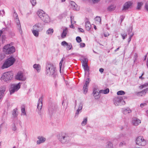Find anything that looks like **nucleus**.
Segmentation results:
<instances>
[{
	"instance_id": "f257e3e1",
	"label": "nucleus",
	"mask_w": 148,
	"mask_h": 148,
	"mask_svg": "<svg viewBox=\"0 0 148 148\" xmlns=\"http://www.w3.org/2000/svg\"><path fill=\"white\" fill-rule=\"evenodd\" d=\"M45 73L47 75L51 76L54 79H57L58 77L56 67L52 64L48 63L47 64Z\"/></svg>"
},
{
	"instance_id": "f03ea898",
	"label": "nucleus",
	"mask_w": 148,
	"mask_h": 148,
	"mask_svg": "<svg viewBox=\"0 0 148 148\" xmlns=\"http://www.w3.org/2000/svg\"><path fill=\"white\" fill-rule=\"evenodd\" d=\"M43 28V24L41 22H38L33 26V28L32 29V32L35 36L38 37L39 32L42 31Z\"/></svg>"
},
{
	"instance_id": "7ed1b4c3",
	"label": "nucleus",
	"mask_w": 148,
	"mask_h": 148,
	"mask_svg": "<svg viewBox=\"0 0 148 148\" xmlns=\"http://www.w3.org/2000/svg\"><path fill=\"white\" fill-rule=\"evenodd\" d=\"M37 14L44 22L48 23L50 22V19L49 16L42 10H38L37 12Z\"/></svg>"
},
{
	"instance_id": "20e7f679",
	"label": "nucleus",
	"mask_w": 148,
	"mask_h": 148,
	"mask_svg": "<svg viewBox=\"0 0 148 148\" xmlns=\"http://www.w3.org/2000/svg\"><path fill=\"white\" fill-rule=\"evenodd\" d=\"M58 139L62 144H66L69 142L70 137L65 133H61L59 134Z\"/></svg>"
},
{
	"instance_id": "39448f33",
	"label": "nucleus",
	"mask_w": 148,
	"mask_h": 148,
	"mask_svg": "<svg viewBox=\"0 0 148 148\" xmlns=\"http://www.w3.org/2000/svg\"><path fill=\"white\" fill-rule=\"evenodd\" d=\"M15 60L14 58L11 56L5 61L1 66V68L3 69L9 67L14 64Z\"/></svg>"
},
{
	"instance_id": "423d86ee",
	"label": "nucleus",
	"mask_w": 148,
	"mask_h": 148,
	"mask_svg": "<svg viewBox=\"0 0 148 148\" xmlns=\"http://www.w3.org/2000/svg\"><path fill=\"white\" fill-rule=\"evenodd\" d=\"M13 76V73L12 72L10 71L6 72L3 73L1 77V79L8 82L9 81L12 79Z\"/></svg>"
},
{
	"instance_id": "0eeeda50",
	"label": "nucleus",
	"mask_w": 148,
	"mask_h": 148,
	"mask_svg": "<svg viewBox=\"0 0 148 148\" xmlns=\"http://www.w3.org/2000/svg\"><path fill=\"white\" fill-rule=\"evenodd\" d=\"M3 51L5 52L6 54H10L15 52V49L14 46H12L10 44H9L4 47Z\"/></svg>"
},
{
	"instance_id": "6e6552de",
	"label": "nucleus",
	"mask_w": 148,
	"mask_h": 148,
	"mask_svg": "<svg viewBox=\"0 0 148 148\" xmlns=\"http://www.w3.org/2000/svg\"><path fill=\"white\" fill-rule=\"evenodd\" d=\"M21 83L19 82L17 84H13L11 85L9 91L11 94L14 93L20 88Z\"/></svg>"
},
{
	"instance_id": "1a4fd4ad",
	"label": "nucleus",
	"mask_w": 148,
	"mask_h": 148,
	"mask_svg": "<svg viewBox=\"0 0 148 148\" xmlns=\"http://www.w3.org/2000/svg\"><path fill=\"white\" fill-rule=\"evenodd\" d=\"M114 104L116 106H121L125 104V101L121 97H115L114 99Z\"/></svg>"
},
{
	"instance_id": "9d476101",
	"label": "nucleus",
	"mask_w": 148,
	"mask_h": 148,
	"mask_svg": "<svg viewBox=\"0 0 148 148\" xmlns=\"http://www.w3.org/2000/svg\"><path fill=\"white\" fill-rule=\"evenodd\" d=\"M136 143L137 145L140 146H144L146 144V140L142 136H140L137 138L136 140Z\"/></svg>"
},
{
	"instance_id": "9b49d317",
	"label": "nucleus",
	"mask_w": 148,
	"mask_h": 148,
	"mask_svg": "<svg viewBox=\"0 0 148 148\" xmlns=\"http://www.w3.org/2000/svg\"><path fill=\"white\" fill-rule=\"evenodd\" d=\"M99 90L97 87H95L93 89V95L95 98L98 99L100 98V95L99 94Z\"/></svg>"
},
{
	"instance_id": "f8f14e48",
	"label": "nucleus",
	"mask_w": 148,
	"mask_h": 148,
	"mask_svg": "<svg viewBox=\"0 0 148 148\" xmlns=\"http://www.w3.org/2000/svg\"><path fill=\"white\" fill-rule=\"evenodd\" d=\"M16 79L19 80L24 81L26 78L23 73L21 72H18L16 76Z\"/></svg>"
},
{
	"instance_id": "ddd939ff",
	"label": "nucleus",
	"mask_w": 148,
	"mask_h": 148,
	"mask_svg": "<svg viewBox=\"0 0 148 148\" xmlns=\"http://www.w3.org/2000/svg\"><path fill=\"white\" fill-rule=\"evenodd\" d=\"M132 3L131 1H128L125 3L123 5L122 10L125 11L127 10L132 6Z\"/></svg>"
},
{
	"instance_id": "4468645a",
	"label": "nucleus",
	"mask_w": 148,
	"mask_h": 148,
	"mask_svg": "<svg viewBox=\"0 0 148 148\" xmlns=\"http://www.w3.org/2000/svg\"><path fill=\"white\" fill-rule=\"evenodd\" d=\"M126 139L127 137L125 134H121L117 136L116 139H115L113 141H114L115 140H116L117 143H118V140H125Z\"/></svg>"
},
{
	"instance_id": "2eb2a0df",
	"label": "nucleus",
	"mask_w": 148,
	"mask_h": 148,
	"mask_svg": "<svg viewBox=\"0 0 148 148\" xmlns=\"http://www.w3.org/2000/svg\"><path fill=\"white\" fill-rule=\"evenodd\" d=\"M90 81L89 78H87L86 81V82L85 84L84 85L83 87V89L84 90V93L86 94L88 91V86L89 85V83Z\"/></svg>"
},
{
	"instance_id": "dca6fc26",
	"label": "nucleus",
	"mask_w": 148,
	"mask_h": 148,
	"mask_svg": "<svg viewBox=\"0 0 148 148\" xmlns=\"http://www.w3.org/2000/svg\"><path fill=\"white\" fill-rule=\"evenodd\" d=\"M62 45L64 46H66V49L67 50H69L71 49L72 47V46L71 43H68L65 41H62L61 43Z\"/></svg>"
},
{
	"instance_id": "f3484780",
	"label": "nucleus",
	"mask_w": 148,
	"mask_h": 148,
	"mask_svg": "<svg viewBox=\"0 0 148 148\" xmlns=\"http://www.w3.org/2000/svg\"><path fill=\"white\" fill-rule=\"evenodd\" d=\"M43 98V96H42L39 99L37 106V107L38 109L39 110H40L42 108V101Z\"/></svg>"
},
{
	"instance_id": "a211bd4d",
	"label": "nucleus",
	"mask_w": 148,
	"mask_h": 148,
	"mask_svg": "<svg viewBox=\"0 0 148 148\" xmlns=\"http://www.w3.org/2000/svg\"><path fill=\"white\" fill-rule=\"evenodd\" d=\"M70 4L71 5V8L73 10H78L79 8H78L77 5L74 1H71L70 2Z\"/></svg>"
},
{
	"instance_id": "6ab92c4d",
	"label": "nucleus",
	"mask_w": 148,
	"mask_h": 148,
	"mask_svg": "<svg viewBox=\"0 0 148 148\" xmlns=\"http://www.w3.org/2000/svg\"><path fill=\"white\" fill-rule=\"evenodd\" d=\"M38 140L37 141V144L38 145H39L41 143H42L46 140V138L42 136H39L38 137Z\"/></svg>"
},
{
	"instance_id": "aec40b11",
	"label": "nucleus",
	"mask_w": 148,
	"mask_h": 148,
	"mask_svg": "<svg viewBox=\"0 0 148 148\" xmlns=\"http://www.w3.org/2000/svg\"><path fill=\"white\" fill-rule=\"evenodd\" d=\"M141 123V121L136 118H134L132 120V123L135 126H137Z\"/></svg>"
},
{
	"instance_id": "412c9836",
	"label": "nucleus",
	"mask_w": 148,
	"mask_h": 148,
	"mask_svg": "<svg viewBox=\"0 0 148 148\" xmlns=\"http://www.w3.org/2000/svg\"><path fill=\"white\" fill-rule=\"evenodd\" d=\"M5 91V87L4 86H2L1 88V90H0V100L3 97Z\"/></svg>"
},
{
	"instance_id": "4be33fe9",
	"label": "nucleus",
	"mask_w": 148,
	"mask_h": 148,
	"mask_svg": "<svg viewBox=\"0 0 148 148\" xmlns=\"http://www.w3.org/2000/svg\"><path fill=\"white\" fill-rule=\"evenodd\" d=\"M83 105L82 103H80L79 104V108L78 109L76 110L75 115V117L76 116H77L79 114V112H81L82 111V109Z\"/></svg>"
},
{
	"instance_id": "5701e85b",
	"label": "nucleus",
	"mask_w": 148,
	"mask_h": 148,
	"mask_svg": "<svg viewBox=\"0 0 148 148\" xmlns=\"http://www.w3.org/2000/svg\"><path fill=\"white\" fill-rule=\"evenodd\" d=\"M85 27L86 29L88 31L89 30L91 27L90 23L88 21L87 19L85 20Z\"/></svg>"
},
{
	"instance_id": "b1692460",
	"label": "nucleus",
	"mask_w": 148,
	"mask_h": 148,
	"mask_svg": "<svg viewBox=\"0 0 148 148\" xmlns=\"http://www.w3.org/2000/svg\"><path fill=\"white\" fill-rule=\"evenodd\" d=\"M122 111L123 113L125 114L130 113L132 112V110L129 108H126L123 109Z\"/></svg>"
},
{
	"instance_id": "393cba45",
	"label": "nucleus",
	"mask_w": 148,
	"mask_h": 148,
	"mask_svg": "<svg viewBox=\"0 0 148 148\" xmlns=\"http://www.w3.org/2000/svg\"><path fill=\"white\" fill-rule=\"evenodd\" d=\"M68 32V30L67 28H66L65 29H64L61 35V37L62 38H65Z\"/></svg>"
},
{
	"instance_id": "a878e982",
	"label": "nucleus",
	"mask_w": 148,
	"mask_h": 148,
	"mask_svg": "<svg viewBox=\"0 0 148 148\" xmlns=\"http://www.w3.org/2000/svg\"><path fill=\"white\" fill-rule=\"evenodd\" d=\"M83 66L84 70L85 72H89V68L86 63H84L83 65Z\"/></svg>"
},
{
	"instance_id": "bb28decb",
	"label": "nucleus",
	"mask_w": 148,
	"mask_h": 148,
	"mask_svg": "<svg viewBox=\"0 0 148 148\" xmlns=\"http://www.w3.org/2000/svg\"><path fill=\"white\" fill-rule=\"evenodd\" d=\"M18 109L16 108L14 109L12 111V115L14 117H16L18 115V112L17 111Z\"/></svg>"
},
{
	"instance_id": "cd10ccee",
	"label": "nucleus",
	"mask_w": 148,
	"mask_h": 148,
	"mask_svg": "<svg viewBox=\"0 0 148 148\" xmlns=\"http://www.w3.org/2000/svg\"><path fill=\"white\" fill-rule=\"evenodd\" d=\"M15 20L16 23L17 28L19 30V32H20L21 31V27L19 20V19H18V20L16 19Z\"/></svg>"
},
{
	"instance_id": "c85d7f7f",
	"label": "nucleus",
	"mask_w": 148,
	"mask_h": 148,
	"mask_svg": "<svg viewBox=\"0 0 148 148\" xmlns=\"http://www.w3.org/2000/svg\"><path fill=\"white\" fill-rule=\"evenodd\" d=\"M109 90L108 88H107L105 90H101L99 91L100 93L107 94L109 93Z\"/></svg>"
},
{
	"instance_id": "c756f323",
	"label": "nucleus",
	"mask_w": 148,
	"mask_h": 148,
	"mask_svg": "<svg viewBox=\"0 0 148 148\" xmlns=\"http://www.w3.org/2000/svg\"><path fill=\"white\" fill-rule=\"evenodd\" d=\"M53 32V29L49 28L48 29L47 32L46 34L48 35H52Z\"/></svg>"
},
{
	"instance_id": "7c9ffc66",
	"label": "nucleus",
	"mask_w": 148,
	"mask_h": 148,
	"mask_svg": "<svg viewBox=\"0 0 148 148\" xmlns=\"http://www.w3.org/2000/svg\"><path fill=\"white\" fill-rule=\"evenodd\" d=\"M95 21H96V23L98 24H101V19L99 16H97L95 19Z\"/></svg>"
},
{
	"instance_id": "2f4dec72",
	"label": "nucleus",
	"mask_w": 148,
	"mask_h": 148,
	"mask_svg": "<svg viewBox=\"0 0 148 148\" xmlns=\"http://www.w3.org/2000/svg\"><path fill=\"white\" fill-rule=\"evenodd\" d=\"M34 68L38 72L40 71V66L39 64H35L33 66Z\"/></svg>"
},
{
	"instance_id": "473e14b6",
	"label": "nucleus",
	"mask_w": 148,
	"mask_h": 148,
	"mask_svg": "<svg viewBox=\"0 0 148 148\" xmlns=\"http://www.w3.org/2000/svg\"><path fill=\"white\" fill-rule=\"evenodd\" d=\"M115 8V6L114 5H111L109 6L108 8V10L110 11H112L114 10Z\"/></svg>"
},
{
	"instance_id": "72a5a7b5",
	"label": "nucleus",
	"mask_w": 148,
	"mask_h": 148,
	"mask_svg": "<svg viewBox=\"0 0 148 148\" xmlns=\"http://www.w3.org/2000/svg\"><path fill=\"white\" fill-rule=\"evenodd\" d=\"M64 59H65L63 57L62 58V59L61 60V61L60 63V64H59L60 69V73H61V68L62 67V64L64 60Z\"/></svg>"
},
{
	"instance_id": "f704fd0d",
	"label": "nucleus",
	"mask_w": 148,
	"mask_h": 148,
	"mask_svg": "<svg viewBox=\"0 0 148 148\" xmlns=\"http://www.w3.org/2000/svg\"><path fill=\"white\" fill-rule=\"evenodd\" d=\"M106 144V147L107 148H111L112 147V144L110 142H108Z\"/></svg>"
},
{
	"instance_id": "c9c22d12",
	"label": "nucleus",
	"mask_w": 148,
	"mask_h": 148,
	"mask_svg": "<svg viewBox=\"0 0 148 148\" xmlns=\"http://www.w3.org/2000/svg\"><path fill=\"white\" fill-rule=\"evenodd\" d=\"M87 118H85L83 119V121L82 122L81 124L82 126H84L87 123Z\"/></svg>"
},
{
	"instance_id": "e433bc0d",
	"label": "nucleus",
	"mask_w": 148,
	"mask_h": 148,
	"mask_svg": "<svg viewBox=\"0 0 148 148\" xmlns=\"http://www.w3.org/2000/svg\"><path fill=\"white\" fill-rule=\"evenodd\" d=\"M143 4L142 2H138L137 3V9L139 10L140 9L141 7Z\"/></svg>"
},
{
	"instance_id": "4c0bfd02",
	"label": "nucleus",
	"mask_w": 148,
	"mask_h": 148,
	"mask_svg": "<svg viewBox=\"0 0 148 148\" xmlns=\"http://www.w3.org/2000/svg\"><path fill=\"white\" fill-rule=\"evenodd\" d=\"M148 86V83H146L140 86L139 88H140L142 89Z\"/></svg>"
},
{
	"instance_id": "58836bf2",
	"label": "nucleus",
	"mask_w": 148,
	"mask_h": 148,
	"mask_svg": "<svg viewBox=\"0 0 148 148\" xmlns=\"http://www.w3.org/2000/svg\"><path fill=\"white\" fill-rule=\"evenodd\" d=\"M132 27H129L127 31L128 32V35L130 36V35H131L132 33H133L132 32Z\"/></svg>"
},
{
	"instance_id": "ea45409f",
	"label": "nucleus",
	"mask_w": 148,
	"mask_h": 148,
	"mask_svg": "<svg viewBox=\"0 0 148 148\" xmlns=\"http://www.w3.org/2000/svg\"><path fill=\"white\" fill-rule=\"evenodd\" d=\"M117 94L119 95H124L125 94V92L123 90H120L117 92Z\"/></svg>"
},
{
	"instance_id": "a19ab883",
	"label": "nucleus",
	"mask_w": 148,
	"mask_h": 148,
	"mask_svg": "<svg viewBox=\"0 0 148 148\" xmlns=\"http://www.w3.org/2000/svg\"><path fill=\"white\" fill-rule=\"evenodd\" d=\"M126 143L125 142V140L124 141H123L122 142H121L120 144H119V146L122 147L123 145H126Z\"/></svg>"
},
{
	"instance_id": "79ce46f5",
	"label": "nucleus",
	"mask_w": 148,
	"mask_h": 148,
	"mask_svg": "<svg viewBox=\"0 0 148 148\" xmlns=\"http://www.w3.org/2000/svg\"><path fill=\"white\" fill-rule=\"evenodd\" d=\"M144 95V94L143 90L140 92H137V95L139 96H142Z\"/></svg>"
},
{
	"instance_id": "37998d69",
	"label": "nucleus",
	"mask_w": 148,
	"mask_h": 148,
	"mask_svg": "<svg viewBox=\"0 0 148 148\" xmlns=\"http://www.w3.org/2000/svg\"><path fill=\"white\" fill-rule=\"evenodd\" d=\"M49 112L51 114H53L55 112L53 108H50L49 109Z\"/></svg>"
},
{
	"instance_id": "c03bdc74",
	"label": "nucleus",
	"mask_w": 148,
	"mask_h": 148,
	"mask_svg": "<svg viewBox=\"0 0 148 148\" xmlns=\"http://www.w3.org/2000/svg\"><path fill=\"white\" fill-rule=\"evenodd\" d=\"M76 40L77 42L79 43L80 42L82 41L81 38L79 36H77L76 38Z\"/></svg>"
},
{
	"instance_id": "a18cd8bd",
	"label": "nucleus",
	"mask_w": 148,
	"mask_h": 148,
	"mask_svg": "<svg viewBox=\"0 0 148 148\" xmlns=\"http://www.w3.org/2000/svg\"><path fill=\"white\" fill-rule=\"evenodd\" d=\"M31 2L33 6H35L36 4V0H31Z\"/></svg>"
},
{
	"instance_id": "49530a36",
	"label": "nucleus",
	"mask_w": 148,
	"mask_h": 148,
	"mask_svg": "<svg viewBox=\"0 0 148 148\" xmlns=\"http://www.w3.org/2000/svg\"><path fill=\"white\" fill-rule=\"evenodd\" d=\"M21 111L23 115H26V113L25 112V110L24 108H22L21 109Z\"/></svg>"
},
{
	"instance_id": "de8ad7c7",
	"label": "nucleus",
	"mask_w": 148,
	"mask_h": 148,
	"mask_svg": "<svg viewBox=\"0 0 148 148\" xmlns=\"http://www.w3.org/2000/svg\"><path fill=\"white\" fill-rule=\"evenodd\" d=\"M147 105V103H142L140 104V107L141 108H143L145 106Z\"/></svg>"
},
{
	"instance_id": "09e8293b",
	"label": "nucleus",
	"mask_w": 148,
	"mask_h": 148,
	"mask_svg": "<svg viewBox=\"0 0 148 148\" xmlns=\"http://www.w3.org/2000/svg\"><path fill=\"white\" fill-rule=\"evenodd\" d=\"M134 35V34L133 33H132L131 35H130V37L128 39V42L129 43L131 40L132 38Z\"/></svg>"
},
{
	"instance_id": "8fccbe9b",
	"label": "nucleus",
	"mask_w": 148,
	"mask_h": 148,
	"mask_svg": "<svg viewBox=\"0 0 148 148\" xmlns=\"http://www.w3.org/2000/svg\"><path fill=\"white\" fill-rule=\"evenodd\" d=\"M121 36L122 37L123 39H124L126 38L127 36V34H121Z\"/></svg>"
},
{
	"instance_id": "3c124183",
	"label": "nucleus",
	"mask_w": 148,
	"mask_h": 148,
	"mask_svg": "<svg viewBox=\"0 0 148 148\" xmlns=\"http://www.w3.org/2000/svg\"><path fill=\"white\" fill-rule=\"evenodd\" d=\"M14 16H15V19H19L18 18V15L15 12H14Z\"/></svg>"
},
{
	"instance_id": "603ef678",
	"label": "nucleus",
	"mask_w": 148,
	"mask_h": 148,
	"mask_svg": "<svg viewBox=\"0 0 148 148\" xmlns=\"http://www.w3.org/2000/svg\"><path fill=\"white\" fill-rule=\"evenodd\" d=\"M71 26H70V27L71 28H73V27H74V26H73V20H72V16H71Z\"/></svg>"
},
{
	"instance_id": "864d4df0",
	"label": "nucleus",
	"mask_w": 148,
	"mask_h": 148,
	"mask_svg": "<svg viewBox=\"0 0 148 148\" xmlns=\"http://www.w3.org/2000/svg\"><path fill=\"white\" fill-rule=\"evenodd\" d=\"M94 3H97L99 2L101 0H91Z\"/></svg>"
},
{
	"instance_id": "5fc2aeb1",
	"label": "nucleus",
	"mask_w": 148,
	"mask_h": 148,
	"mask_svg": "<svg viewBox=\"0 0 148 148\" xmlns=\"http://www.w3.org/2000/svg\"><path fill=\"white\" fill-rule=\"evenodd\" d=\"M80 45L81 47H84L85 46V43H80Z\"/></svg>"
},
{
	"instance_id": "6e6d98bb",
	"label": "nucleus",
	"mask_w": 148,
	"mask_h": 148,
	"mask_svg": "<svg viewBox=\"0 0 148 148\" xmlns=\"http://www.w3.org/2000/svg\"><path fill=\"white\" fill-rule=\"evenodd\" d=\"M144 93H146L148 92V88H146V89H144L143 90Z\"/></svg>"
},
{
	"instance_id": "4d7b16f0",
	"label": "nucleus",
	"mask_w": 148,
	"mask_h": 148,
	"mask_svg": "<svg viewBox=\"0 0 148 148\" xmlns=\"http://www.w3.org/2000/svg\"><path fill=\"white\" fill-rule=\"evenodd\" d=\"M109 34L108 32H107L106 33L105 32L104 33V36L105 37H107V36H109Z\"/></svg>"
},
{
	"instance_id": "13d9d810",
	"label": "nucleus",
	"mask_w": 148,
	"mask_h": 148,
	"mask_svg": "<svg viewBox=\"0 0 148 148\" xmlns=\"http://www.w3.org/2000/svg\"><path fill=\"white\" fill-rule=\"evenodd\" d=\"M12 129L14 131H15L16 130V128L15 125H14L13 127H12Z\"/></svg>"
},
{
	"instance_id": "bf43d9fd",
	"label": "nucleus",
	"mask_w": 148,
	"mask_h": 148,
	"mask_svg": "<svg viewBox=\"0 0 148 148\" xmlns=\"http://www.w3.org/2000/svg\"><path fill=\"white\" fill-rule=\"evenodd\" d=\"M99 71L101 73H102L103 72L104 69L103 68H100L99 69Z\"/></svg>"
},
{
	"instance_id": "052dcab7",
	"label": "nucleus",
	"mask_w": 148,
	"mask_h": 148,
	"mask_svg": "<svg viewBox=\"0 0 148 148\" xmlns=\"http://www.w3.org/2000/svg\"><path fill=\"white\" fill-rule=\"evenodd\" d=\"M78 29L79 30V31L82 32H84V30L83 29L81 28H78Z\"/></svg>"
},
{
	"instance_id": "680f3d73",
	"label": "nucleus",
	"mask_w": 148,
	"mask_h": 148,
	"mask_svg": "<svg viewBox=\"0 0 148 148\" xmlns=\"http://www.w3.org/2000/svg\"><path fill=\"white\" fill-rule=\"evenodd\" d=\"M145 8L148 11V5L146 4L145 5Z\"/></svg>"
},
{
	"instance_id": "e2e57ef3",
	"label": "nucleus",
	"mask_w": 148,
	"mask_h": 148,
	"mask_svg": "<svg viewBox=\"0 0 148 148\" xmlns=\"http://www.w3.org/2000/svg\"><path fill=\"white\" fill-rule=\"evenodd\" d=\"M58 79H58H55L56 80L55 81V86H57V80Z\"/></svg>"
},
{
	"instance_id": "0e129e2a",
	"label": "nucleus",
	"mask_w": 148,
	"mask_h": 148,
	"mask_svg": "<svg viewBox=\"0 0 148 148\" xmlns=\"http://www.w3.org/2000/svg\"><path fill=\"white\" fill-rule=\"evenodd\" d=\"M124 17L123 16H122L121 17V22L124 19Z\"/></svg>"
},
{
	"instance_id": "69168bd1",
	"label": "nucleus",
	"mask_w": 148,
	"mask_h": 148,
	"mask_svg": "<svg viewBox=\"0 0 148 148\" xmlns=\"http://www.w3.org/2000/svg\"><path fill=\"white\" fill-rule=\"evenodd\" d=\"M119 48H120V47H119L118 48H117L116 49H115V50H114V51L115 52H116L117 51H118V50H119Z\"/></svg>"
},
{
	"instance_id": "338daca9",
	"label": "nucleus",
	"mask_w": 148,
	"mask_h": 148,
	"mask_svg": "<svg viewBox=\"0 0 148 148\" xmlns=\"http://www.w3.org/2000/svg\"><path fill=\"white\" fill-rule=\"evenodd\" d=\"M3 32L1 30L0 31V37L1 36L2 34V33Z\"/></svg>"
},
{
	"instance_id": "774afa93",
	"label": "nucleus",
	"mask_w": 148,
	"mask_h": 148,
	"mask_svg": "<svg viewBox=\"0 0 148 148\" xmlns=\"http://www.w3.org/2000/svg\"><path fill=\"white\" fill-rule=\"evenodd\" d=\"M74 18V17H72V20H73V21H72V22H73V24H74L73 22H74V23H75V21H73V20H74V18Z\"/></svg>"
}]
</instances>
